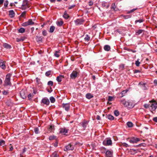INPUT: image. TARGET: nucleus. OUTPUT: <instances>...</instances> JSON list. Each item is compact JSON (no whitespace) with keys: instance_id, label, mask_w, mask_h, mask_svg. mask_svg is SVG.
<instances>
[{"instance_id":"obj_1","label":"nucleus","mask_w":157,"mask_h":157,"mask_svg":"<svg viewBox=\"0 0 157 157\" xmlns=\"http://www.w3.org/2000/svg\"><path fill=\"white\" fill-rule=\"evenodd\" d=\"M12 74L11 73H9L6 75L5 79L4 81V85L5 86H11L10 78Z\"/></svg>"},{"instance_id":"obj_2","label":"nucleus","mask_w":157,"mask_h":157,"mask_svg":"<svg viewBox=\"0 0 157 157\" xmlns=\"http://www.w3.org/2000/svg\"><path fill=\"white\" fill-rule=\"evenodd\" d=\"M121 102L125 106L129 108H132L134 106L132 103L129 101H126L125 100H122L121 101Z\"/></svg>"},{"instance_id":"obj_3","label":"nucleus","mask_w":157,"mask_h":157,"mask_svg":"<svg viewBox=\"0 0 157 157\" xmlns=\"http://www.w3.org/2000/svg\"><path fill=\"white\" fill-rule=\"evenodd\" d=\"M150 106L151 108V109L155 110L157 108V103L154 100L150 101Z\"/></svg>"},{"instance_id":"obj_4","label":"nucleus","mask_w":157,"mask_h":157,"mask_svg":"<svg viewBox=\"0 0 157 157\" xmlns=\"http://www.w3.org/2000/svg\"><path fill=\"white\" fill-rule=\"evenodd\" d=\"M34 22L32 20L29 19L27 21L23 23L22 25L24 27H26L29 25H34Z\"/></svg>"},{"instance_id":"obj_5","label":"nucleus","mask_w":157,"mask_h":157,"mask_svg":"<svg viewBox=\"0 0 157 157\" xmlns=\"http://www.w3.org/2000/svg\"><path fill=\"white\" fill-rule=\"evenodd\" d=\"M103 144L105 146L111 145L112 141L109 138H106L103 142Z\"/></svg>"},{"instance_id":"obj_6","label":"nucleus","mask_w":157,"mask_h":157,"mask_svg":"<svg viewBox=\"0 0 157 157\" xmlns=\"http://www.w3.org/2000/svg\"><path fill=\"white\" fill-rule=\"evenodd\" d=\"M29 7L28 1L27 0H24L21 6V9L23 10H25Z\"/></svg>"},{"instance_id":"obj_7","label":"nucleus","mask_w":157,"mask_h":157,"mask_svg":"<svg viewBox=\"0 0 157 157\" xmlns=\"http://www.w3.org/2000/svg\"><path fill=\"white\" fill-rule=\"evenodd\" d=\"M140 140V139L139 138L136 137H133L131 138L129 140V142L132 144L136 143Z\"/></svg>"},{"instance_id":"obj_8","label":"nucleus","mask_w":157,"mask_h":157,"mask_svg":"<svg viewBox=\"0 0 157 157\" xmlns=\"http://www.w3.org/2000/svg\"><path fill=\"white\" fill-rule=\"evenodd\" d=\"M74 148V147L73 145L69 144L68 145H66L64 148V150L66 151L67 150H73Z\"/></svg>"},{"instance_id":"obj_9","label":"nucleus","mask_w":157,"mask_h":157,"mask_svg":"<svg viewBox=\"0 0 157 157\" xmlns=\"http://www.w3.org/2000/svg\"><path fill=\"white\" fill-rule=\"evenodd\" d=\"M68 129H67L65 128H61L59 129V133L62 135H65L68 132Z\"/></svg>"},{"instance_id":"obj_10","label":"nucleus","mask_w":157,"mask_h":157,"mask_svg":"<svg viewBox=\"0 0 157 157\" xmlns=\"http://www.w3.org/2000/svg\"><path fill=\"white\" fill-rule=\"evenodd\" d=\"M78 72L76 71H73L70 75V78L71 79H75L77 76Z\"/></svg>"},{"instance_id":"obj_11","label":"nucleus","mask_w":157,"mask_h":157,"mask_svg":"<svg viewBox=\"0 0 157 157\" xmlns=\"http://www.w3.org/2000/svg\"><path fill=\"white\" fill-rule=\"evenodd\" d=\"M41 103H42L47 105H48L49 104L50 102L49 99L48 98H44L41 100Z\"/></svg>"},{"instance_id":"obj_12","label":"nucleus","mask_w":157,"mask_h":157,"mask_svg":"<svg viewBox=\"0 0 157 157\" xmlns=\"http://www.w3.org/2000/svg\"><path fill=\"white\" fill-rule=\"evenodd\" d=\"M62 107L64 108L67 111H68L70 109V104L68 103L63 104Z\"/></svg>"},{"instance_id":"obj_13","label":"nucleus","mask_w":157,"mask_h":157,"mask_svg":"<svg viewBox=\"0 0 157 157\" xmlns=\"http://www.w3.org/2000/svg\"><path fill=\"white\" fill-rule=\"evenodd\" d=\"M145 83L141 82L139 83L138 85L143 90H145L147 89L146 87L145 86Z\"/></svg>"},{"instance_id":"obj_14","label":"nucleus","mask_w":157,"mask_h":157,"mask_svg":"<svg viewBox=\"0 0 157 157\" xmlns=\"http://www.w3.org/2000/svg\"><path fill=\"white\" fill-rule=\"evenodd\" d=\"M75 22L76 25H78L82 24L83 21L81 19H77L75 21Z\"/></svg>"},{"instance_id":"obj_15","label":"nucleus","mask_w":157,"mask_h":157,"mask_svg":"<svg viewBox=\"0 0 157 157\" xmlns=\"http://www.w3.org/2000/svg\"><path fill=\"white\" fill-rule=\"evenodd\" d=\"M111 10H113L115 11H118L119 9L117 7V6L115 5V3H113L112 4L111 6Z\"/></svg>"},{"instance_id":"obj_16","label":"nucleus","mask_w":157,"mask_h":157,"mask_svg":"<svg viewBox=\"0 0 157 157\" xmlns=\"http://www.w3.org/2000/svg\"><path fill=\"white\" fill-rule=\"evenodd\" d=\"M106 157H112L113 155V152L110 151L108 150L105 153Z\"/></svg>"},{"instance_id":"obj_17","label":"nucleus","mask_w":157,"mask_h":157,"mask_svg":"<svg viewBox=\"0 0 157 157\" xmlns=\"http://www.w3.org/2000/svg\"><path fill=\"white\" fill-rule=\"evenodd\" d=\"M102 6L103 8L107 9L109 7V4L108 3L104 2L102 3Z\"/></svg>"},{"instance_id":"obj_18","label":"nucleus","mask_w":157,"mask_h":157,"mask_svg":"<svg viewBox=\"0 0 157 157\" xmlns=\"http://www.w3.org/2000/svg\"><path fill=\"white\" fill-rule=\"evenodd\" d=\"M64 76L63 75H60L59 76H58L56 78V80L58 82H60L62 81V79L63 78Z\"/></svg>"},{"instance_id":"obj_19","label":"nucleus","mask_w":157,"mask_h":157,"mask_svg":"<svg viewBox=\"0 0 157 157\" xmlns=\"http://www.w3.org/2000/svg\"><path fill=\"white\" fill-rule=\"evenodd\" d=\"M0 67L3 69H5L6 68V66L4 62L2 60H0Z\"/></svg>"},{"instance_id":"obj_20","label":"nucleus","mask_w":157,"mask_h":157,"mask_svg":"<svg viewBox=\"0 0 157 157\" xmlns=\"http://www.w3.org/2000/svg\"><path fill=\"white\" fill-rule=\"evenodd\" d=\"M3 46L6 48L7 49H10L12 47L10 44L5 43L3 44Z\"/></svg>"},{"instance_id":"obj_21","label":"nucleus","mask_w":157,"mask_h":157,"mask_svg":"<svg viewBox=\"0 0 157 157\" xmlns=\"http://www.w3.org/2000/svg\"><path fill=\"white\" fill-rule=\"evenodd\" d=\"M9 15L10 17H13L14 16L15 13L14 11L13 10H10L9 11Z\"/></svg>"},{"instance_id":"obj_22","label":"nucleus","mask_w":157,"mask_h":157,"mask_svg":"<svg viewBox=\"0 0 157 157\" xmlns=\"http://www.w3.org/2000/svg\"><path fill=\"white\" fill-rule=\"evenodd\" d=\"M63 21L61 20H58L56 22V24H57V25L59 26H62L63 25Z\"/></svg>"},{"instance_id":"obj_23","label":"nucleus","mask_w":157,"mask_h":157,"mask_svg":"<svg viewBox=\"0 0 157 157\" xmlns=\"http://www.w3.org/2000/svg\"><path fill=\"white\" fill-rule=\"evenodd\" d=\"M128 91V90H124L122 91L121 92L119 95H121L120 96L121 97H123L125 94Z\"/></svg>"},{"instance_id":"obj_24","label":"nucleus","mask_w":157,"mask_h":157,"mask_svg":"<svg viewBox=\"0 0 157 157\" xmlns=\"http://www.w3.org/2000/svg\"><path fill=\"white\" fill-rule=\"evenodd\" d=\"M104 49L105 51H108L110 50V47L109 45H106L104 46Z\"/></svg>"},{"instance_id":"obj_25","label":"nucleus","mask_w":157,"mask_h":157,"mask_svg":"<svg viewBox=\"0 0 157 157\" xmlns=\"http://www.w3.org/2000/svg\"><path fill=\"white\" fill-rule=\"evenodd\" d=\"M63 17L65 19H67L69 17V15L67 13L66 11H65L64 12Z\"/></svg>"},{"instance_id":"obj_26","label":"nucleus","mask_w":157,"mask_h":157,"mask_svg":"<svg viewBox=\"0 0 157 157\" xmlns=\"http://www.w3.org/2000/svg\"><path fill=\"white\" fill-rule=\"evenodd\" d=\"M86 98L88 99H90L93 97V96L90 93H87L86 94Z\"/></svg>"},{"instance_id":"obj_27","label":"nucleus","mask_w":157,"mask_h":157,"mask_svg":"<svg viewBox=\"0 0 157 157\" xmlns=\"http://www.w3.org/2000/svg\"><path fill=\"white\" fill-rule=\"evenodd\" d=\"M54 125H50L48 128V130L50 132H52L54 130Z\"/></svg>"},{"instance_id":"obj_28","label":"nucleus","mask_w":157,"mask_h":157,"mask_svg":"<svg viewBox=\"0 0 157 157\" xmlns=\"http://www.w3.org/2000/svg\"><path fill=\"white\" fill-rule=\"evenodd\" d=\"M144 21V20L143 19L140 18L139 20H136L135 21V23L136 24L137 22L141 23Z\"/></svg>"},{"instance_id":"obj_29","label":"nucleus","mask_w":157,"mask_h":157,"mask_svg":"<svg viewBox=\"0 0 157 157\" xmlns=\"http://www.w3.org/2000/svg\"><path fill=\"white\" fill-rule=\"evenodd\" d=\"M144 31L143 30L139 29L137 30L136 33V34L137 35H140Z\"/></svg>"},{"instance_id":"obj_30","label":"nucleus","mask_w":157,"mask_h":157,"mask_svg":"<svg viewBox=\"0 0 157 157\" xmlns=\"http://www.w3.org/2000/svg\"><path fill=\"white\" fill-rule=\"evenodd\" d=\"M90 37L88 35H86L84 38L85 41L86 42H88L90 40Z\"/></svg>"},{"instance_id":"obj_31","label":"nucleus","mask_w":157,"mask_h":157,"mask_svg":"<svg viewBox=\"0 0 157 157\" xmlns=\"http://www.w3.org/2000/svg\"><path fill=\"white\" fill-rule=\"evenodd\" d=\"M87 124V121H84L82 123L81 125L82 126L83 128H85L86 127Z\"/></svg>"},{"instance_id":"obj_32","label":"nucleus","mask_w":157,"mask_h":157,"mask_svg":"<svg viewBox=\"0 0 157 157\" xmlns=\"http://www.w3.org/2000/svg\"><path fill=\"white\" fill-rule=\"evenodd\" d=\"M107 118L109 120H113L114 119V117L113 116L111 115H108L107 116Z\"/></svg>"},{"instance_id":"obj_33","label":"nucleus","mask_w":157,"mask_h":157,"mask_svg":"<svg viewBox=\"0 0 157 157\" xmlns=\"http://www.w3.org/2000/svg\"><path fill=\"white\" fill-rule=\"evenodd\" d=\"M55 29V27L53 26H51L50 28L49 32L50 33H52L54 32Z\"/></svg>"},{"instance_id":"obj_34","label":"nucleus","mask_w":157,"mask_h":157,"mask_svg":"<svg viewBox=\"0 0 157 157\" xmlns=\"http://www.w3.org/2000/svg\"><path fill=\"white\" fill-rule=\"evenodd\" d=\"M127 125L128 127L131 128L133 126V124L131 122H128L127 123Z\"/></svg>"},{"instance_id":"obj_35","label":"nucleus","mask_w":157,"mask_h":157,"mask_svg":"<svg viewBox=\"0 0 157 157\" xmlns=\"http://www.w3.org/2000/svg\"><path fill=\"white\" fill-rule=\"evenodd\" d=\"M25 29L23 28H21L20 29L18 30V32L19 33H22L25 32Z\"/></svg>"},{"instance_id":"obj_36","label":"nucleus","mask_w":157,"mask_h":157,"mask_svg":"<svg viewBox=\"0 0 157 157\" xmlns=\"http://www.w3.org/2000/svg\"><path fill=\"white\" fill-rule=\"evenodd\" d=\"M50 100L51 102L52 103H54L55 101V99L53 97H51L50 98Z\"/></svg>"},{"instance_id":"obj_37","label":"nucleus","mask_w":157,"mask_h":157,"mask_svg":"<svg viewBox=\"0 0 157 157\" xmlns=\"http://www.w3.org/2000/svg\"><path fill=\"white\" fill-rule=\"evenodd\" d=\"M59 51H56L54 53L55 56L57 57H59Z\"/></svg>"},{"instance_id":"obj_38","label":"nucleus","mask_w":157,"mask_h":157,"mask_svg":"<svg viewBox=\"0 0 157 157\" xmlns=\"http://www.w3.org/2000/svg\"><path fill=\"white\" fill-rule=\"evenodd\" d=\"M52 157H58L59 156L57 155V153L55 152H54L51 155Z\"/></svg>"},{"instance_id":"obj_39","label":"nucleus","mask_w":157,"mask_h":157,"mask_svg":"<svg viewBox=\"0 0 157 157\" xmlns=\"http://www.w3.org/2000/svg\"><path fill=\"white\" fill-rule=\"evenodd\" d=\"M26 11L23 12L21 15L20 17H21L25 18L26 15Z\"/></svg>"},{"instance_id":"obj_40","label":"nucleus","mask_w":157,"mask_h":157,"mask_svg":"<svg viewBox=\"0 0 157 157\" xmlns=\"http://www.w3.org/2000/svg\"><path fill=\"white\" fill-rule=\"evenodd\" d=\"M39 129L38 128L36 127L34 129V132L35 133L37 134L39 133Z\"/></svg>"},{"instance_id":"obj_41","label":"nucleus","mask_w":157,"mask_h":157,"mask_svg":"<svg viewBox=\"0 0 157 157\" xmlns=\"http://www.w3.org/2000/svg\"><path fill=\"white\" fill-rule=\"evenodd\" d=\"M53 82L52 81H50L48 82V85L49 86H52L53 85Z\"/></svg>"},{"instance_id":"obj_42","label":"nucleus","mask_w":157,"mask_h":157,"mask_svg":"<svg viewBox=\"0 0 157 157\" xmlns=\"http://www.w3.org/2000/svg\"><path fill=\"white\" fill-rule=\"evenodd\" d=\"M114 114L115 116H117L119 115V113L118 110H115L114 111Z\"/></svg>"},{"instance_id":"obj_43","label":"nucleus","mask_w":157,"mask_h":157,"mask_svg":"<svg viewBox=\"0 0 157 157\" xmlns=\"http://www.w3.org/2000/svg\"><path fill=\"white\" fill-rule=\"evenodd\" d=\"M36 82L38 84H39L40 83V79L38 78H36Z\"/></svg>"},{"instance_id":"obj_44","label":"nucleus","mask_w":157,"mask_h":157,"mask_svg":"<svg viewBox=\"0 0 157 157\" xmlns=\"http://www.w3.org/2000/svg\"><path fill=\"white\" fill-rule=\"evenodd\" d=\"M51 71H48L46 72L45 75L47 76H48L49 75H50L51 74Z\"/></svg>"},{"instance_id":"obj_45","label":"nucleus","mask_w":157,"mask_h":157,"mask_svg":"<svg viewBox=\"0 0 157 157\" xmlns=\"http://www.w3.org/2000/svg\"><path fill=\"white\" fill-rule=\"evenodd\" d=\"M56 138V136H50L49 138V139L50 140H52Z\"/></svg>"},{"instance_id":"obj_46","label":"nucleus","mask_w":157,"mask_h":157,"mask_svg":"<svg viewBox=\"0 0 157 157\" xmlns=\"http://www.w3.org/2000/svg\"><path fill=\"white\" fill-rule=\"evenodd\" d=\"M139 59H138L135 63V64L137 66H139L140 64V62L139 61Z\"/></svg>"},{"instance_id":"obj_47","label":"nucleus","mask_w":157,"mask_h":157,"mask_svg":"<svg viewBox=\"0 0 157 157\" xmlns=\"http://www.w3.org/2000/svg\"><path fill=\"white\" fill-rule=\"evenodd\" d=\"M42 35L44 36H46L47 35V31L45 30H44L42 32Z\"/></svg>"},{"instance_id":"obj_48","label":"nucleus","mask_w":157,"mask_h":157,"mask_svg":"<svg viewBox=\"0 0 157 157\" xmlns=\"http://www.w3.org/2000/svg\"><path fill=\"white\" fill-rule=\"evenodd\" d=\"M5 144V142L4 140H2L0 141V146H2Z\"/></svg>"},{"instance_id":"obj_49","label":"nucleus","mask_w":157,"mask_h":157,"mask_svg":"<svg viewBox=\"0 0 157 157\" xmlns=\"http://www.w3.org/2000/svg\"><path fill=\"white\" fill-rule=\"evenodd\" d=\"M113 98L112 96H109L108 97V101H112L113 100Z\"/></svg>"},{"instance_id":"obj_50","label":"nucleus","mask_w":157,"mask_h":157,"mask_svg":"<svg viewBox=\"0 0 157 157\" xmlns=\"http://www.w3.org/2000/svg\"><path fill=\"white\" fill-rule=\"evenodd\" d=\"M8 94V92L7 91L4 90L2 91V94L3 95H7Z\"/></svg>"},{"instance_id":"obj_51","label":"nucleus","mask_w":157,"mask_h":157,"mask_svg":"<svg viewBox=\"0 0 157 157\" xmlns=\"http://www.w3.org/2000/svg\"><path fill=\"white\" fill-rule=\"evenodd\" d=\"M144 106L145 108L147 109L149 108V106H150V105L149 104H145L144 105Z\"/></svg>"},{"instance_id":"obj_52","label":"nucleus","mask_w":157,"mask_h":157,"mask_svg":"<svg viewBox=\"0 0 157 157\" xmlns=\"http://www.w3.org/2000/svg\"><path fill=\"white\" fill-rule=\"evenodd\" d=\"M8 1H6L4 3V6L5 7H7L8 5Z\"/></svg>"},{"instance_id":"obj_53","label":"nucleus","mask_w":157,"mask_h":157,"mask_svg":"<svg viewBox=\"0 0 157 157\" xmlns=\"http://www.w3.org/2000/svg\"><path fill=\"white\" fill-rule=\"evenodd\" d=\"M137 10L136 8V9H132V10H130V11H128V13H132V12H134L135 10Z\"/></svg>"},{"instance_id":"obj_54","label":"nucleus","mask_w":157,"mask_h":157,"mask_svg":"<svg viewBox=\"0 0 157 157\" xmlns=\"http://www.w3.org/2000/svg\"><path fill=\"white\" fill-rule=\"evenodd\" d=\"M32 96H33L31 94H29L28 96V98L29 99V100L31 99Z\"/></svg>"},{"instance_id":"obj_55","label":"nucleus","mask_w":157,"mask_h":157,"mask_svg":"<svg viewBox=\"0 0 157 157\" xmlns=\"http://www.w3.org/2000/svg\"><path fill=\"white\" fill-rule=\"evenodd\" d=\"M124 68V65L122 64L120 66V69L121 70H123Z\"/></svg>"},{"instance_id":"obj_56","label":"nucleus","mask_w":157,"mask_h":157,"mask_svg":"<svg viewBox=\"0 0 157 157\" xmlns=\"http://www.w3.org/2000/svg\"><path fill=\"white\" fill-rule=\"evenodd\" d=\"M11 144H10V147H9L10 149H9V151H12L13 150V147H12V146H11Z\"/></svg>"},{"instance_id":"obj_57","label":"nucleus","mask_w":157,"mask_h":157,"mask_svg":"<svg viewBox=\"0 0 157 157\" xmlns=\"http://www.w3.org/2000/svg\"><path fill=\"white\" fill-rule=\"evenodd\" d=\"M122 145L123 146H125L126 147H128V145L125 143H123Z\"/></svg>"},{"instance_id":"obj_58","label":"nucleus","mask_w":157,"mask_h":157,"mask_svg":"<svg viewBox=\"0 0 157 157\" xmlns=\"http://www.w3.org/2000/svg\"><path fill=\"white\" fill-rule=\"evenodd\" d=\"M75 5H72L70 6H69V7H68V9H72L74 7H75Z\"/></svg>"},{"instance_id":"obj_59","label":"nucleus","mask_w":157,"mask_h":157,"mask_svg":"<svg viewBox=\"0 0 157 157\" xmlns=\"http://www.w3.org/2000/svg\"><path fill=\"white\" fill-rule=\"evenodd\" d=\"M153 120L154 121L156 122H157V117H154L153 118Z\"/></svg>"},{"instance_id":"obj_60","label":"nucleus","mask_w":157,"mask_h":157,"mask_svg":"<svg viewBox=\"0 0 157 157\" xmlns=\"http://www.w3.org/2000/svg\"><path fill=\"white\" fill-rule=\"evenodd\" d=\"M48 91L50 93H51L52 91V88L51 87L50 89L48 90Z\"/></svg>"},{"instance_id":"obj_61","label":"nucleus","mask_w":157,"mask_h":157,"mask_svg":"<svg viewBox=\"0 0 157 157\" xmlns=\"http://www.w3.org/2000/svg\"><path fill=\"white\" fill-rule=\"evenodd\" d=\"M140 71L139 70H135L134 71V73H136L138 72H140Z\"/></svg>"},{"instance_id":"obj_62","label":"nucleus","mask_w":157,"mask_h":157,"mask_svg":"<svg viewBox=\"0 0 157 157\" xmlns=\"http://www.w3.org/2000/svg\"><path fill=\"white\" fill-rule=\"evenodd\" d=\"M90 6H92L93 4V2L92 1H90L89 3Z\"/></svg>"},{"instance_id":"obj_63","label":"nucleus","mask_w":157,"mask_h":157,"mask_svg":"<svg viewBox=\"0 0 157 157\" xmlns=\"http://www.w3.org/2000/svg\"><path fill=\"white\" fill-rule=\"evenodd\" d=\"M96 119L98 120H99L101 119V117L99 115H97L96 117Z\"/></svg>"},{"instance_id":"obj_64","label":"nucleus","mask_w":157,"mask_h":157,"mask_svg":"<svg viewBox=\"0 0 157 157\" xmlns=\"http://www.w3.org/2000/svg\"><path fill=\"white\" fill-rule=\"evenodd\" d=\"M154 83L155 85H156L157 84V80L155 79L154 81Z\"/></svg>"}]
</instances>
